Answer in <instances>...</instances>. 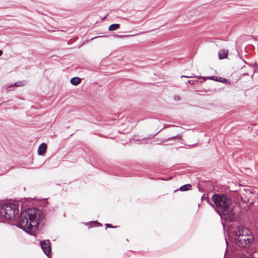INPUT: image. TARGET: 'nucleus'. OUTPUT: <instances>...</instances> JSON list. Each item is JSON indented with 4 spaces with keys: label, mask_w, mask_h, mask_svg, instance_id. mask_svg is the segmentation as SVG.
Returning <instances> with one entry per match:
<instances>
[{
    "label": "nucleus",
    "mask_w": 258,
    "mask_h": 258,
    "mask_svg": "<svg viewBox=\"0 0 258 258\" xmlns=\"http://www.w3.org/2000/svg\"><path fill=\"white\" fill-rule=\"evenodd\" d=\"M19 227L26 232L32 234L39 226L44 225V215L38 209L32 208L23 212L19 218Z\"/></svg>",
    "instance_id": "nucleus-1"
},
{
    "label": "nucleus",
    "mask_w": 258,
    "mask_h": 258,
    "mask_svg": "<svg viewBox=\"0 0 258 258\" xmlns=\"http://www.w3.org/2000/svg\"><path fill=\"white\" fill-rule=\"evenodd\" d=\"M214 206L222 210V214L226 218L231 219L234 212L231 205V201L224 195L214 194L212 197Z\"/></svg>",
    "instance_id": "nucleus-2"
},
{
    "label": "nucleus",
    "mask_w": 258,
    "mask_h": 258,
    "mask_svg": "<svg viewBox=\"0 0 258 258\" xmlns=\"http://www.w3.org/2000/svg\"><path fill=\"white\" fill-rule=\"evenodd\" d=\"M234 240L236 244L240 247L249 246L253 240L251 232L247 228L239 226L234 230Z\"/></svg>",
    "instance_id": "nucleus-3"
},
{
    "label": "nucleus",
    "mask_w": 258,
    "mask_h": 258,
    "mask_svg": "<svg viewBox=\"0 0 258 258\" xmlns=\"http://www.w3.org/2000/svg\"><path fill=\"white\" fill-rule=\"evenodd\" d=\"M19 213L18 208L13 202L0 205V216L4 220H12Z\"/></svg>",
    "instance_id": "nucleus-4"
},
{
    "label": "nucleus",
    "mask_w": 258,
    "mask_h": 258,
    "mask_svg": "<svg viewBox=\"0 0 258 258\" xmlns=\"http://www.w3.org/2000/svg\"><path fill=\"white\" fill-rule=\"evenodd\" d=\"M40 244L43 252L48 257H49L51 251L49 240L41 241Z\"/></svg>",
    "instance_id": "nucleus-5"
},
{
    "label": "nucleus",
    "mask_w": 258,
    "mask_h": 258,
    "mask_svg": "<svg viewBox=\"0 0 258 258\" xmlns=\"http://www.w3.org/2000/svg\"><path fill=\"white\" fill-rule=\"evenodd\" d=\"M47 146L43 143L40 145L38 149V154L40 155H43L46 152Z\"/></svg>",
    "instance_id": "nucleus-6"
},
{
    "label": "nucleus",
    "mask_w": 258,
    "mask_h": 258,
    "mask_svg": "<svg viewBox=\"0 0 258 258\" xmlns=\"http://www.w3.org/2000/svg\"><path fill=\"white\" fill-rule=\"evenodd\" d=\"M228 53V50L225 49L220 50L218 52V57L220 59L226 58Z\"/></svg>",
    "instance_id": "nucleus-7"
},
{
    "label": "nucleus",
    "mask_w": 258,
    "mask_h": 258,
    "mask_svg": "<svg viewBox=\"0 0 258 258\" xmlns=\"http://www.w3.org/2000/svg\"><path fill=\"white\" fill-rule=\"evenodd\" d=\"M70 82L72 85L77 86L81 83V79L78 77H75L72 78Z\"/></svg>",
    "instance_id": "nucleus-8"
},
{
    "label": "nucleus",
    "mask_w": 258,
    "mask_h": 258,
    "mask_svg": "<svg viewBox=\"0 0 258 258\" xmlns=\"http://www.w3.org/2000/svg\"><path fill=\"white\" fill-rule=\"evenodd\" d=\"M27 82L25 81H18L17 82L10 85L9 87H20L24 86L26 84Z\"/></svg>",
    "instance_id": "nucleus-9"
},
{
    "label": "nucleus",
    "mask_w": 258,
    "mask_h": 258,
    "mask_svg": "<svg viewBox=\"0 0 258 258\" xmlns=\"http://www.w3.org/2000/svg\"><path fill=\"white\" fill-rule=\"evenodd\" d=\"M120 27V25L118 24H113L109 26L108 30L109 31H114L117 30Z\"/></svg>",
    "instance_id": "nucleus-10"
},
{
    "label": "nucleus",
    "mask_w": 258,
    "mask_h": 258,
    "mask_svg": "<svg viewBox=\"0 0 258 258\" xmlns=\"http://www.w3.org/2000/svg\"><path fill=\"white\" fill-rule=\"evenodd\" d=\"M191 185L189 184H185V185H184L183 186H181L179 189L181 190V191H186V190H188L189 189L190 187H191Z\"/></svg>",
    "instance_id": "nucleus-11"
},
{
    "label": "nucleus",
    "mask_w": 258,
    "mask_h": 258,
    "mask_svg": "<svg viewBox=\"0 0 258 258\" xmlns=\"http://www.w3.org/2000/svg\"><path fill=\"white\" fill-rule=\"evenodd\" d=\"M205 198H206V201L210 205H211L213 208H214V206L213 204H212L209 200L208 199V197L206 196L205 195H203L202 197V200H205Z\"/></svg>",
    "instance_id": "nucleus-12"
},
{
    "label": "nucleus",
    "mask_w": 258,
    "mask_h": 258,
    "mask_svg": "<svg viewBox=\"0 0 258 258\" xmlns=\"http://www.w3.org/2000/svg\"><path fill=\"white\" fill-rule=\"evenodd\" d=\"M216 81H218L220 82L225 83L227 81V80L226 79L220 78L219 79H218V78L216 77V79L215 80Z\"/></svg>",
    "instance_id": "nucleus-13"
},
{
    "label": "nucleus",
    "mask_w": 258,
    "mask_h": 258,
    "mask_svg": "<svg viewBox=\"0 0 258 258\" xmlns=\"http://www.w3.org/2000/svg\"><path fill=\"white\" fill-rule=\"evenodd\" d=\"M205 80L206 79H210L212 80H215L216 79V77H215L214 76H211V77H202Z\"/></svg>",
    "instance_id": "nucleus-14"
},
{
    "label": "nucleus",
    "mask_w": 258,
    "mask_h": 258,
    "mask_svg": "<svg viewBox=\"0 0 258 258\" xmlns=\"http://www.w3.org/2000/svg\"><path fill=\"white\" fill-rule=\"evenodd\" d=\"M174 99L175 101H179L180 100V97L178 95H175L174 96Z\"/></svg>",
    "instance_id": "nucleus-15"
},
{
    "label": "nucleus",
    "mask_w": 258,
    "mask_h": 258,
    "mask_svg": "<svg viewBox=\"0 0 258 258\" xmlns=\"http://www.w3.org/2000/svg\"><path fill=\"white\" fill-rule=\"evenodd\" d=\"M174 138H178V139H179L180 137L179 136H176L172 137H171V138H169L167 140L169 141L171 139H174Z\"/></svg>",
    "instance_id": "nucleus-16"
},
{
    "label": "nucleus",
    "mask_w": 258,
    "mask_h": 258,
    "mask_svg": "<svg viewBox=\"0 0 258 258\" xmlns=\"http://www.w3.org/2000/svg\"><path fill=\"white\" fill-rule=\"evenodd\" d=\"M105 226L107 228H114V227L110 224H106Z\"/></svg>",
    "instance_id": "nucleus-17"
},
{
    "label": "nucleus",
    "mask_w": 258,
    "mask_h": 258,
    "mask_svg": "<svg viewBox=\"0 0 258 258\" xmlns=\"http://www.w3.org/2000/svg\"><path fill=\"white\" fill-rule=\"evenodd\" d=\"M181 77H185V78H191V76H182Z\"/></svg>",
    "instance_id": "nucleus-18"
},
{
    "label": "nucleus",
    "mask_w": 258,
    "mask_h": 258,
    "mask_svg": "<svg viewBox=\"0 0 258 258\" xmlns=\"http://www.w3.org/2000/svg\"><path fill=\"white\" fill-rule=\"evenodd\" d=\"M3 54V51L0 50V56H1Z\"/></svg>",
    "instance_id": "nucleus-19"
},
{
    "label": "nucleus",
    "mask_w": 258,
    "mask_h": 258,
    "mask_svg": "<svg viewBox=\"0 0 258 258\" xmlns=\"http://www.w3.org/2000/svg\"><path fill=\"white\" fill-rule=\"evenodd\" d=\"M94 224H98V225H100V223L97 222H95L94 223Z\"/></svg>",
    "instance_id": "nucleus-20"
},
{
    "label": "nucleus",
    "mask_w": 258,
    "mask_h": 258,
    "mask_svg": "<svg viewBox=\"0 0 258 258\" xmlns=\"http://www.w3.org/2000/svg\"><path fill=\"white\" fill-rule=\"evenodd\" d=\"M191 82H192V81H190V80L188 81V83L189 84H191Z\"/></svg>",
    "instance_id": "nucleus-21"
}]
</instances>
